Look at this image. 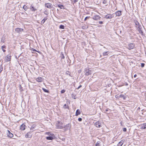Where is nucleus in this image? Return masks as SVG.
<instances>
[{
    "label": "nucleus",
    "mask_w": 146,
    "mask_h": 146,
    "mask_svg": "<svg viewBox=\"0 0 146 146\" xmlns=\"http://www.w3.org/2000/svg\"><path fill=\"white\" fill-rule=\"evenodd\" d=\"M42 90H43V91H44L45 92H48V90L46 89L45 88H43Z\"/></svg>",
    "instance_id": "nucleus-33"
},
{
    "label": "nucleus",
    "mask_w": 146,
    "mask_h": 146,
    "mask_svg": "<svg viewBox=\"0 0 146 146\" xmlns=\"http://www.w3.org/2000/svg\"><path fill=\"white\" fill-rule=\"evenodd\" d=\"M36 81L38 82H41L42 81L43 78L42 77H38L36 79Z\"/></svg>",
    "instance_id": "nucleus-15"
},
{
    "label": "nucleus",
    "mask_w": 146,
    "mask_h": 146,
    "mask_svg": "<svg viewBox=\"0 0 146 146\" xmlns=\"http://www.w3.org/2000/svg\"><path fill=\"white\" fill-rule=\"evenodd\" d=\"M7 133V135L9 137L11 138L13 136V134L11 133L9 130H8V132Z\"/></svg>",
    "instance_id": "nucleus-11"
},
{
    "label": "nucleus",
    "mask_w": 146,
    "mask_h": 146,
    "mask_svg": "<svg viewBox=\"0 0 146 146\" xmlns=\"http://www.w3.org/2000/svg\"><path fill=\"white\" fill-rule=\"evenodd\" d=\"M29 46L30 47V48L29 49V50H30L31 51H36V50L35 49H33V48H31V44H29Z\"/></svg>",
    "instance_id": "nucleus-26"
},
{
    "label": "nucleus",
    "mask_w": 146,
    "mask_h": 146,
    "mask_svg": "<svg viewBox=\"0 0 146 146\" xmlns=\"http://www.w3.org/2000/svg\"><path fill=\"white\" fill-rule=\"evenodd\" d=\"M103 3L104 4H106V6L108 5V1L107 0H104L103 1Z\"/></svg>",
    "instance_id": "nucleus-25"
},
{
    "label": "nucleus",
    "mask_w": 146,
    "mask_h": 146,
    "mask_svg": "<svg viewBox=\"0 0 146 146\" xmlns=\"http://www.w3.org/2000/svg\"><path fill=\"white\" fill-rule=\"evenodd\" d=\"M82 86V85H80L78 88V89H79Z\"/></svg>",
    "instance_id": "nucleus-45"
},
{
    "label": "nucleus",
    "mask_w": 146,
    "mask_h": 146,
    "mask_svg": "<svg viewBox=\"0 0 146 146\" xmlns=\"http://www.w3.org/2000/svg\"><path fill=\"white\" fill-rule=\"evenodd\" d=\"M98 22L99 24H103V22L102 21H99Z\"/></svg>",
    "instance_id": "nucleus-43"
},
{
    "label": "nucleus",
    "mask_w": 146,
    "mask_h": 146,
    "mask_svg": "<svg viewBox=\"0 0 146 146\" xmlns=\"http://www.w3.org/2000/svg\"><path fill=\"white\" fill-rule=\"evenodd\" d=\"M63 123L62 122L60 123L58 121L56 124V127L57 129H62L64 128V127L62 125Z\"/></svg>",
    "instance_id": "nucleus-2"
},
{
    "label": "nucleus",
    "mask_w": 146,
    "mask_h": 146,
    "mask_svg": "<svg viewBox=\"0 0 146 146\" xmlns=\"http://www.w3.org/2000/svg\"><path fill=\"white\" fill-rule=\"evenodd\" d=\"M82 28L83 29H85L87 28L85 26H84L82 27Z\"/></svg>",
    "instance_id": "nucleus-42"
},
{
    "label": "nucleus",
    "mask_w": 146,
    "mask_h": 146,
    "mask_svg": "<svg viewBox=\"0 0 146 146\" xmlns=\"http://www.w3.org/2000/svg\"><path fill=\"white\" fill-rule=\"evenodd\" d=\"M135 27L137 29V30L139 32V33L143 34V32L141 30V27L139 23L137 21H135Z\"/></svg>",
    "instance_id": "nucleus-1"
},
{
    "label": "nucleus",
    "mask_w": 146,
    "mask_h": 146,
    "mask_svg": "<svg viewBox=\"0 0 146 146\" xmlns=\"http://www.w3.org/2000/svg\"><path fill=\"white\" fill-rule=\"evenodd\" d=\"M3 70V67H2V65H0V73Z\"/></svg>",
    "instance_id": "nucleus-30"
},
{
    "label": "nucleus",
    "mask_w": 146,
    "mask_h": 146,
    "mask_svg": "<svg viewBox=\"0 0 146 146\" xmlns=\"http://www.w3.org/2000/svg\"><path fill=\"white\" fill-rule=\"evenodd\" d=\"M58 6L59 7H60V9H64V6L63 5H60V4L58 5Z\"/></svg>",
    "instance_id": "nucleus-22"
},
{
    "label": "nucleus",
    "mask_w": 146,
    "mask_h": 146,
    "mask_svg": "<svg viewBox=\"0 0 146 146\" xmlns=\"http://www.w3.org/2000/svg\"><path fill=\"white\" fill-rule=\"evenodd\" d=\"M30 9L32 11H35L36 10V9H35V8H34V7L32 5H31Z\"/></svg>",
    "instance_id": "nucleus-19"
},
{
    "label": "nucleus",
    "mask_w": 146,
    "mask_h": 146,
    "mask_svg": "<svg viewBox=\"0 0 146 146\" xmlns=\"http://www.w3.org/2000/svg\"><path fill=\"white\" fill-rule=\"evenodd\" d=\"M101 121H98L96 122L95 123V126L97 127H100L101 126Z\"/></svg>",
    "instance_id": "nucleus-4"
},
{
    "label": "nucleus",
    "mask_w": 146,
    "mask_h": 146,
    "mask_svg": "<svg viewBox=\"0 0 146 146\" xmlns=\"http://www.w3.org/2000/svg\"><path fill=\"white\" fill-rule=\"evenodd\" d=\"M99 143H100L99 142V141L97 142L95 146H100Z\"/></svg>",
    "instance_id": "nucleus-36"
},
{
    "label": "nucleus",
    "mask_w": 146,
    "mask_h": 146,
    "mask_svg": "<svg viewBox=\"0 0 146 146\" xmlns=\"http://www.w3.org/2000/svg\"><path fill=\"white\" fill-rule=\"evenodd\" d=\"M74 99H76V98H75V97H74Z\"/></svg>",
    "instance_id": "nucleus-53"
},
{
    "label": "nucleus",
    "mask_w": 146,
    "mask_h": 146,
    "mask_svg": "<svg viewBox=\"0 0 146 146\" xmlns=\"http://www.w3.org/2000/svg\"><path fill=\"white\" fill-rule=\"evenodd\" d=\"M78 121H82V119L80 117L78 118Z\"/></svg>",
    "instance_id": "nucleus-39"
},
{
    "label": "nucleus",
    "mask_w": 146,
    "mask_h": 146,
    "mask_svg": "<svg viewBox=\"0 0 146 146\" xmlns=\"http://www.w3.org/2000/svg\"><path fill=\"white\" fill-rule=\"evenodd\" d=\"M23 8L25 10H26L27 9V6L25 5H24L23 7Z\"/></svg>",
    "instance_id": "nucleus-34"
},
{
    "label": "nucleus",
    "mask_w": 146,
    "mask_h": 146,
    "mask_svg": "<svg viewBox=\"0 0 146 146\" xmlns=\"http://www.w3.org/2000/svg\"><path fill=\"white\" fill-rule=\"evenodd\" d=\"M80 110L79 109H78L77 110L76 113V116H77L79 115H80Z\"/></svg>",
    "instance_id": "nucleus-18"
},
{
    "label": "nucleus",
    "mask_w": 146,
    "mask_h": 146,
    "mask_svg": "<svg viewBox=\"0 0 146 146\" xmlns=\"http://www.w3.org/2000/svg\"><path fill=\"white\" fill-rule=\"evenodd\" d=\"M144 129L146 128V124H145L144 125Z\"/></svg>",
    "instance_id": "nucleus-44"
},
{
    "label": "nucleus",
    "mask_w": 146,
    "mask_h": 146,
    "mask_svg": "<svg viewBox=\"0 0 146 146\" xmlns=\"http://www.w3.org/2000/svg\"><path fill=\"white\" fill-rule=\"evenodd\" d=\"M15 30L17 33L20 34L21 33L22 31H23V29L21 28H16L15 29Z\"/></svg>",
    "instance_id": "nucleus-9"
},
{
    "label": "nucleus",
    "mask_w": 146,
    "mask_h": 146,
    "mask_svg": "<svg viewBox=\"0 0 146 146\" xmlns=\"http://www.w3.org/2000/svg\"><path fill=\"white\" fill-rule=\"evenodd\" d=\"M135 44L133 43H131L128 44V48L129 50L133 49L135 47Z\"/></svg>",
    "instance_id": "nucleus-5"
},
{
    "label": "nucleus",
    "mask_w": 146,
    "mask_h": 146,
    "mask_svg": "<svg viewBox=\"0 0 146 146\" xmlns=\"http://www.w3.org/2000/svg\"><path fill=\"white\" fill-rule=\"evenodd\" d=\"M126 85H127L128 84L127 83H126Z\"/></svg>",
    "instance_id": "nucleus-52"
},
{
    "label": "nucleus",
    "mask_w": 146,
    "mask_h": 146,
    "mask_svg": "<svg viewBox=\"0 0 146 146\" xmlns=\"http://www.w3.org/2000/svg\"><path fill=\"white\" fill-rule=\"evenodd\" d=\"M61 59H64V56L62 53L61 54Z\"/></svg>",
    "instance_id": "nucleus-29"
},
{
    "label": "nucleus",
    "mask_w": 146,
    "mask_h": 146,
    "mask_svg": "<svg viewBox=\"0 0 146 146\" xmlns=\"http://www.w3.org/2000/svg\"><path fill=\"white\" fill-rule=\"evenodd\" d=\"M6 48V47L5 46V45H3V46H1V49L2 50H3V49H5Z\"/></svg>",
    "instance_id": "nucleus-35"
},
{
    "label": "nucleus",
    "mask_w": 146,
    "mask_h": 146,
    "mask_svg": "<svg viewBox=\"0 0 146 146\" xmlns=\"http://www.w3.org/2000/svg\"><path fill=\"white\" fill-rule=\"evenodd\" d=\"M65 92V90H62L61 91V93L62 94L64 93Z\"/></svg>",
    "instance_id": "nucleus-37"
},
{
    "label": "nucleus",
    "mask_w": 146,
    "mask_h": 146,
    "mask_svg": "<svg viewBox=\"0 0 146 146\" xmlns=\"http://www.w3.org/2000/svg\"><path fill=\"white\" fill-rule=\"evenodd\" d=\"M59 28L60 29H64V26L63 25H61L60 26Z\"/></svg>",
    "instance_id": "nucleus-28"
},
{
    "label": "nucleus",
    "mask_w": 146,
    "mask_h": 146,
    "mask_svg": "<svg viewBox=\"0 0 146 146\" xmlns=\"http://www.w3.org/2000/svg\"><path fill=\"white\" fill-rule=\"evenodd\" d=\"M115 97L117 98H122L123 100L125 99V97L124 96L123 94H121L119 95H116Z\"/></svg>",
    "instance_id": "nucleus-8"
},
{
    "label": "nucleus",
    "mask_w": 146,
    "mask_h": 146,
    "mask_svg": "<svg viewBox=\"0 0 146 146\" xmlns=\"http://www.w3.org/2000/svg\"><path fill=\"white\" fill-rule=\"evenodd\" d=\"M46 134H47L49 135V136H53L54 135V134L52 133H51L50 132H46Z\"/></svg>",
    "instance_id": "nucleus-24"
},
{
    "label": "nucleus",
    "mask_w": 146,
    "mask_h": 146,
    "mask_svg": "<svg viewBox=\"0 0 146 146\" xmlns=\"http://www.w3.org/2000/svg\"><path fill=\"white\" fill-rule=\"evenodd\" d=\"M63 127L65 129L67 130L70 128L71 127V124L70 123H68L66 125L63 126Z\"/></svg>",
    "instance_id": "nucleus-13"
},
{
    "label": "nucleus",
    "mask_w": 146,
    "mask_h": 146,
    "mask_svg": "<svg viewBox=\"0 0 146 146\" xmlns=\"http://www.w3.org/2000/svg\"><path fill=\"white\" fill-rule=\"evenodd\" d=\"M45 5L46 7L50 9L51 8L52 6V5L51 4L49 3H46L45 4Z\"/></svg>",
    "instance_id": "nucleus-12"
},
{
    "label": "nucleus",
    "mask_w": 146,
    "mask_h": 146,
    "mask_svg": "<svg viewBox=\"0 0 146 146\" xmlns=\"http://www.w3.org/2000/svg\"><path fill=\"white\" fill-rule=\"evenodd\" d=\"M25 137L26 138H27V133L26 135H25Z\"/></svg>",
    "instance_id": "nucleus-48"
},
{
    "label": "nucleus",
    "mask_w": 146,
    "mask_h": 146,
    "mask_svg": "<svg viewBox=\"0 0 146 146\" xmlns=\"http://www.w3.org/2000/svg\"><path fill=\"white\" fill-rule=\"evenodd\" d=\"M47 19L46 18H44L41 21V23L44 24Z\"/></svg>",
    "instance_id": "nucleus-23"
},
{
    "label": "nucleus",
    "mask_w": 146,
    "mask_h": 146,
    "mask_svg": "<svg viewBox=\"0 0 146 146\" xmlns=\"http://www.w3.org/2000/svg\"><path fill=\"white\" fill-rule=\"evenodd\" d=\"M85 71L86 76H88L92 74V70H90L89 69H85Z\"/></svg>",
    "instance_id": "nucleus-3"
},
{
    "label": "nucleus",
    "mask_w": 146,
    "mask_h": 146,
    "mask_svg": "<svg viewBox=\"0 0 146 146\" xmlns=\"http://www.w3.org/2000/svg\"><path fill=\"white\" fill-rule=\"evenodd\" d=\"M34 128V127L32 126V127L31 128V129H33Z\"/></svg>",
    "instance_id": "nucleus-46"
},
{
    "label": "nucleus",
    "mask_w": 146,
    "mask_h": 146,
    "mask_svg": "<svg viewBox=\"0 0 146 146\" xmlns=\"http://www.w3.org/2000/svg\"><path fill=\"white\" fill-rule=\"evenodd\" d=\"M137 76V75H136V74H135V75H134V78H135V77Z\"/></svg>",
    "instance_id": "nucleus-49"
},
{
    "label": "nucleus",
    "mask_w": 146,
    "mask_h": 146,
    "mask_svg": "<svg viewBox=\"0 0 146 146\" xmlns=\"http://www.w3.org/2000/svg\"><path fill=\"white\" fill-rule=\"evenodd\" d=\"M66 74L67 75H69L70 76H71L70 72L69 71H67L66 72Z\"/></svg>",
    "instance_id": "nucleus-32"
},
{
    "label": "nucleus",
    "mask_w": 146,
    "mask_h": 146,
    "mask_svg": "<svg viewBox=\"0 0 146 146\" xmlns=\"http://www.w3.org/2000/svg\"><path fill=\"white\" fill-rule=\"evenodd\" d=\"M25 125L24 124H22L21 126L20 129L21 130H24L25 129Z\"/></svg>",
    "instance_id": "nucleus-17"
},
{
    "label": "nucleus",
    "mask_w": 146,
    "mask_h": 146,
    "mask_svg": "<svg viewBox=\"0 0 146 146\" xmlns=\"http://www.w3.org/2000/svg\"><path fill=\"white\" fill-rule=\"evenodd\" d=\"M108 111V109H106L105 110V112H106Z\"/></svg>",
    "instance_id": "nucleus-50"
},
{
    "label": "nucleus",
    "mask_w": 146,
    "mask_h": 146,
    "mask_svg": "<svg viewBox=\"0 0 146 146\" xmlns=\"http://www.w3.org/2000/svg\"><path fill=\"white\" fill-rule=\"evenodd\" d=\"M126 130H127V129H126V128H123V131H124V132L126 131Z\"/></svg>",
    "instance_id": "nucleus-40"
},
{
    "label": "nucleus",
    "mask_w": 146,
    "mask_h": 146,
    "mask_svg": "<svg viewBox=\"0 0 146 146\" xmlns=\"http://www.w3.org/2000/svg\"><path fill=\"white\" fill-rule=\"evenodd\" d=\"M46 139L48 140H52L53 139V138L52 136L47 137H46Z\"/></svg>",
    "instance_id": "nucleus-20"
},
{
    "label": "nucleus",
    "mask_w": 146,
    "mask_h": 146,
    "mask_svg": "<svg viewBox=\"0 0 146 146\" xmlns=\"http://www.w3.org/2000/svg\"><path fill=\"white\" fill-rule=\"evenodd\" d=\"M141 67H143L144 66V65H145V64H144V63H141Z\"/></svg>",
    "instance_id": "nucleus-41"
},
{
    "label": "nucleus",
    "mask_w": 146,
    "mask_h": 146,
    "mask_svg": "<svg viewBox=\"0 0 146 146\" xmlns=\"http://www.w3.org/2000/svg\"><path fill=\"white\" fill-rule=\"evenodd\" d=\"M2 50L4 52H5L6 51V50H5L4 49H3V50Z\"/></svg>",
    "instance_id": "nucleus-47"
},
{
    "label": "nucleus",
    "mask_w": 146,
    "mask_h": 146,
    "mask_svg": "<svg viewBox=\"0 0 146 146\" xmlns=\"http://www.w3.org/2000/svg\"><path fill=\"white\" fill-rule=\"evenodd\" d=\"M101 18V17L99 15H96L92 17V19L96 21L100 20Z\"/></svg>",
    "instance_id": "nucleus-6"
},
{
    "label": "nucleus",
    "mask_w": 146,
    "mask_h": 146,
    "mask_svg": "<svg viewBox=\"0 0 146 146\" xmlns=\"http://www.w3.org/2000/svg\"><path fill=\"white\" fill-rule=\"evenodd\" d=\"M110 53V52L108 51H107L106 52H104L103 53V55L104 56H106L108 55Z\"/></svg>",
    "instance_id": "nucleus-21"
},
{
    "label": "nucleus",
    "mask_w": 146,
    "mask_h": 146,
    "mask_svg": "<svg viewBox=\"0 0 146 146\" xmlns=\"http://www.w3.org/2000/svg\"><path fill=\"white\" fill-rule=\"evenodd\" d=\"M115 14L116 15V16H119L121 15V11H118L116 12Z\"/></svg>",
    "instance_id": "nucleus-14"
},
{
    "label": "nucleus",
    "mask_w": 146,
    "mask_h": 146,
    "mask_svg": "<svg viewBox=\"0 0 146 146\" xmlns=\"http://www.w3.org/2000/svg\"><path fill=\"white\" fill-rule=\"evenodd\" d=\"M124 143V141L123 140H121L117 144L118 146H121Z\"/></svg>",
    "instance_id": "nucleus-16"
},
{
    "label": "nucleus",
    "mask_w": 146,
    "mask_h": 146,
    "mask_svg": "<svg viewBox=\"0 0 146 146\" xmlns=\"http://www.w3.org/2000/svg\"><path fill=\"white\" fill-rule=\"evenodd\" d=\"M68 107V106L67 105H66V104H65L63 106V108L64 109H66Z\"/></svg>",
    "instance_id": "nucleus-31"
},
{
    "label": "nucleus",
    "mask_w": 146,
    "mask_h": 146,
    "mask_svg": "<svg viewBox=\"0 0 146 146\" xmlns=\"http://www.w3.org/2000/svg\"><path fill=\"white\" fill-rule=\"evenodd\" d=\"M90 17H86L85 18L84 20H85V21H86V20H87V19H88V18H90Z\"/></svg>",
    "instance_id": "nucleus-38"
},
{
    "label": "nucleus",
    "mask_w": 146,
    "mask_h": 146,
    "mask_svg": "<svg viewBox=\"0 0 146 146\" xmlns=\"http://www.w3.org/2000/svg\"><path fill=\"white\" fill-rule=\"evenodd\" d=\"M113 17V14H108L107 15H106L105 16V18L107 19H111Z\"/></svg>",
    "instance_id": "nucleus-7"
},
{
    "label": "nucleus",
    "mask_w": 146,
    "mask_h": 146,
    "mask_svg": "<svg viewBox=\"0 0 146 146\" xmlns=\"http://www.w3.org/2000/svg\"><path fill=\"white\" fill-rule=\"evenodd\" d=\"M78 0H71L72 3H73V4L77 2L78 1Z\"/></svg>",
    "instance_id": "nucleus-27"
},
{
    "label": "nucleus",
    "mask_w": 146,
    "mask_h": 146,
    "mask_svg": "<svg viewBox=\"0 0 146 146\" xmlns=\"http://www.w3.org/2000/svg\"><path fill=\"white\" fill-rule=\"evenodd\" d=\"M126 85H127L128 84L127 83H126Z\"/></svg>",
    "instance_id": "nucleus-51"
},
{
    "label": "nucleus",
    "mask_w": 146,
    "mask_h": 146,
    "mask_svg": "<svg viewBox=\"0 0 146 146\" xmlns=\"http://www.w3.org/2000/svg\"><path fill=\"white\" fill-rule=\"evenodd\" d=\"M6 61H9L11 60V56L10 54H8L5 58Z\"/></svg>",
    "instance_id": "nucleus-10"
}]
</instances>
